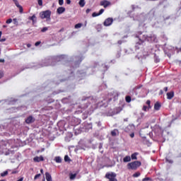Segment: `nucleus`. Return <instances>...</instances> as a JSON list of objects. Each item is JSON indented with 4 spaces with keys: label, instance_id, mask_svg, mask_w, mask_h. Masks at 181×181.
Segmentation results:
<instances>
[{
    "label": "nucleus",
    "instance_id": "f257e3e1",
    "mask_svg": "<svg viewBox=\"0 0 181 181\" xmlns=\"http://www.w3.org/2000/svg\"><path fill=\"white\" fill-rule=\"evenodd\" d=\"M141 165V161H134L128 163L127 168L129 170L131 169L132 170H136V169H138V168H139Z\"/></svg>",
    "mask_w": 181,
    "mask_h": 181
},
{
    "label": "nucleus",
    "instance_id": "f03ea898",
    "mask_svg": "<svg viewBox=\"0 0 181 181\" xmlns=\"http://www.w3.org/2000/svg\"><path fill=\"white\" fill-rule=\"evenodd\" d=\"M52 11L50 10H46L40 13V16L42 19H50Z\"/></svg>",
    "mask_w": 181,
    "mask_h": 181
},
{
    "label": "nucleus",
    "instance_id": "7ed1b4c3",
    "mask_svg": "<svg viewBox=\"0 0 181 181\" xmlns=\"http://www.w3.org/2000/svg\"><path fill=\"white\" fill-rule=\"evenodd\" d=\"M117 175L115 173H107L105 175V177L109 180V181H117L116 179Z\"/></svg>",
    "mask_w": 181,
    "mask_h": 181
},
{
    "label": "nucleus",
    "instance_id": "20e7f679",
    "mask_svg": "<svg viewBox=\"0 0 181 181\" xmlns=\"http://www.w3.org/2000/svg\"><path fill=\"white\" fill-rule=\"evenodd\" d=\"M136 37L139 39V41L136 43L135 48L136 50L141 48V46L145 42V40L141 39V37L136 35Z\"/></svg>",
    "mask_w": 181,
    "mask_h": 181
},
{
    "label": "nucleus",
    "instance_id": "39448f33",
    "mask_svg": "<svg viewBox=\"0 0 181 181\" xmlns=\"http://www.w3.org/2000/svg\"><path fill=\"white\" fill-rule=\"evenodd\" d=\"M112 23H113V18L111 17H109L105 20L103 25L105 27H109L112 24Z\"/></svg>",
    "mask_w": 181,
    "mask_h": 181
},
{
    "label": "nucleus",
    "instance_id": "423d86ee",
    "mask_svg": "<svg viewBox=\"0 0 181 181\" xmlns=\"http://www.w3.org/2000/svg\"><path fill=\"white\" fill-rule=\"evenodd\" d=\"M33 122H35V117H33V116H28V117L25 119V123L28 124H30Z\"/></svg>",
    "mask_w": 181,
    "mask_h": 181
},
{
    "label": "nucleus",
    "instance_id": "0eeeda50",
    "mask_svg": "<svg viewBox=\"0 0 181 181\" xmlns=\"http://www.w3.org/2000/svg\"><path fill=\"white\" fill-rule=\"evenodd\" d=\"M156 37L155 35L148 36L146 37L145 40L148 41V42L153 43L156 41Z\"/></svg>",
    "mask_w": 181,
    "mask_h": 181
},
{
    "label": "nucleus",
    "instance_id": "6e6552de",
    "mask_svg": "<svg viewBox=\"0 0 181 181\" xmlns=\"http://www.w3.org/2000/svg\"><path fill=\"white\" fill-rule=\"evenodd\" d=\"M110 5V1H107V0H103L100 1V6H103L105 8H107Z\"/></svg>",
    "mask_w": 181,
    "mask_h": 181
},
{
    "label": "nucleus",
    "instance_id": "1a4fd4ad",
    "mask_svg": "<svg viewBox=\"0 0 181 181\" xmlns=\"http://www.w3.org/2000/svg\"><path fill=\"white\" fill-rule=\"evenodd\" d=\"M28 20L33 22V25L36 24V23L37 22V18L36 17L35 14H33L32 16H29Z\"/></svg>",
    "mask_w": 181,
    "mask_h": 181
},
{
    "label": "nucleus",
    "instance_id": "9d476101",
    "mask_svg": "<svg viewBox=\"0 0 181 181\" xmlns=\"http://www.w3.org/2000/svg\"><path fill=\"white\" fill-rule=\"evenodd\" d=\"M13 1L14 2V4L16 6V7L19 8L20 13H23V8L22 7V6L19 5V3H18V0H13Z\"/></svg>",
    "mask_w": 181,
    "mask_h": 181
},
{
    "label": "nucleus",
    "instance_id": "9b49d317",
    "mask_svg": "<svg viewBox=\"0 0 181 181\" xmlns=\"http://www.w3.org/2000/svg\"><path fill=\"white\" fill-rule=\"evenodd\" d=\"M33 161L34 162H43V161H45V158H44V157L42 156H35L33 158Z\"/></svg>",
    "mask_w": 181,
    "mask_h": 181
},
{
    "label": "nucleus",
    "instance_id": "f8f14e48",
    "mask_svg": "<svg viewBox=\"0 0 181 181\" xmlns=\"http://www.w3.org/2000/svg\"><path fill=\"white\" fill-rule=\"evenodd\" d=\"M104 11H105L104 8H101V10H100L99 13L93 12L92 14V16L93 18L98 17V16L102 15L104 13Z\"/></svg>",
    "mask_w": 181,
    "mask_h": 181
},
{
    "label": "nucleus",
    "instance_id": "ddd939ff",
    "mask_svg": "<svg viewBox=\"0 0 181 181\" xmlns=\"http://www.w3.org/2000/svg\"><path fill=\"white\" fill-rule=\"evenodd\" d=\"M167 99L172 100L175 96V93L173 91H170L169 93H167Z\"/></svg>",
    "mask_w": 181,
    "mask_h": 181
},
{
    "label": "nucleus",
    "instance_id": "4468645a",
    "mask_svg": "<svg viewBox=\"0 0 181 181\" xmlns=\"http://www.w3.org/2000/svg\"><path fill=\"white\" fill-rule=\"evenodd\" d=\"M132 131H133V127L131 124L128 125L124 128V132L126 133H129V132H132Z\"/></svg>",
    "mask_w": 181,
    "mask_h": 181
},
{
    "label": "nucleus",
    "instance_id": "2eb2a0df",
    "mask_svg": "<svg viewBox=\"0 0 181 181\" xmlns=\"http://www.w3.org/2000/svg\"><path fill=\"white\" fill-rule=\"evenodd\" d=\"M66 11L65 7H58L57 12L58 14H62Z\"/></svg>",
    "mask_w": 181,
    "mask_h": 181
},
{
    "label": "nucleus",
    "instance_id": "dca6fc26",
    "mask_svg": "<svg viewBox=\"0 0 181 181\" xmlns=\"http://www.w3.org/2000/svg\"><path fill=\"white\" fill-rule=\"evenodd\" d=\"M119 135V130L117 129H115L111 132V136L115 137Z\"/></svg>",
    "mask_w": 181,
    "mask_h": 181
},
{
    "label": "nucleus",
    "instance_id": "f3484780",
    "mask_svg": "<svg viewBox=\"0 0 181 181\" xmlns=\"http://www.w3.org/2000/svg\"><path fill=\"white\" fill-rule=\"evenodd\" d=\"M161 107V104L159 102H157L156 103H155L154 105V110L156 111L160 110Z\"/></svg>",
    "mask_w": 181,
    "mask_h": 181
},
{
    "label": "nucleus",
    "instance_id": "a211bd4d",
    "mask_svg": "<svg viewBox=\"0 0 181 181\" xmlns=\"http://www.w3.org/2000/svg\"><path fill=\"white\" fill-rule=\"evenodd\" d=\"M45 177L47 181H52V177L49 173L48 172L45 173Z\"/></svg>",
    "mask_w": 181,
    "mask_h": 181
},
{
    "label": "nucleus",
    "instance_id": "6ab92c4d",
    "mask_svg": "<svg viewBox=\"0 0 181 181\" xmlns=\"http://www.w3.org/2000/svg\"><path fill=\"white\" fill-rule=\"evenodd\" d=\"M54 161H55L57 163H62V159L61 157L57 156V157L54 158Z\"/></svg>",
    "mask_w": 181,
    "mask_h": 181
},
{
    "label": "nucleus",
    "instance_id": "aec40b11",
    "mask_svg": "<svg viewBox=\"0 0 181 181\" xmlns=\"http://www.w3.org/2000/svg\"><path fill=\"white\" fill-rule=\"evenodd\" d=\"M76 176H77V174H76V173H74V174H73V173H69V179H70L71 180H75L76 177Z\"/></svg>",
    "mask_w": 181,
    "mask_h": 181
},
{
    "label": "nucleus",
    "instance_id": "412c9836",
    "mask_svg": "<svg viewBox=\"0 0 181 181\" xmlns=\"http://www.w3.org/2000/svg\"><path fill=\"white\" fill-rule=\"evenodd\" d=\"M78 5L80 6V7H82V8L84 7L86 5L85 0H79Z\"/></svg>",
    "mask_w": 181,
    "mask_h": 181
},
{
    "label": "nucleus",
    "instance_id": "4be33fe9",
    "mask_svg": "<svg viewBox=\"0 0 181 181\" xmlns=\"http://www.w3.org/2000/svg\"><path fill=\"white\" fill-rule=\"evenodd\" d=\"M136 156H138V153H132V156H131L132 160H137L138 158Z\"/></svg>",
    "mask_w": 181,
    "mask_h": 181
},
{
    "label": "nucleus",
    "instance_id": "5701e85b",
    "mask_svg": "<svg viewBox=\"0 0 181 181\" xmlns=\"http://www.w3.org/2000/svg\"><path fill=\"white\" fill-rule=\"evenodd\" d=\"M123 161L124 163H127V162H130L131 161V158L129 156H125L124 158H123Z\"/></svg>",
    "mask_w": 181,
    "mask_h": 181
},
{
    "label": "nucleus",
    "instance_id": "b1692460",
    "mask_svg": "<svg viewBox=\"0 0 181 181\" xmlns=\"http://www.w3.org/2000/svg\"><path fill=\"white\" fill-rule=\"evenodd\" d=\"M82 26H83V24L81 23H78L74 25V28L78 29V28H81Z\"/></svg>",
    "mask_w": 181,
    "mask_h": 181
},
{
    "label": "nucleus",
    "instance_id": "393cba45",
    "mask_svg": "<svg viewBox=\"0 0 181 181\" xmlns=\"http://www.w3.org/2000/svg\"><path fill=\"white\" fill-rule=\"evenodd\" d=\"M125 100H126L127 103H129L131 102V100H132V98H131V97L129 95H127L125 98Z\"/></svg>",
    "mask_w": 181,
    "mask_h": 181
},
{
    "label": "nucleus",
    "instance_id": "a878e982",
    "mask_svg": "<svg viewBox=\"0 0 181 181\" xmlns=\"http://www.w3.org/2000/svg\"><path fill=\"white\" fill-rule=\"evenodd\" d=\"M154 62L155 63H160V59L156 55L154 57Z\"/></svg>",
    "mask_w": 181,
    "mask_h": 181
},
{
    "label": "nucleus",
    "instance_id": "bb28decb",
    "mask_svg": "<svg viewBox=\"0 0 181 181\" xmlns=\"http://www.w3.org/2000/svg\"><path fill=\"white\" fill-rule=\"evenodd\" d=\"M48 30H49L48 27H44V28H42L41 32H42V33H45V32H47Z\"/></svg>",
    "mask_w": 181,
    "mask_h": 181
},
{
    "label": "nucleus",
    "instance_id": "cd10ccee",
    "mask_svg": "<svg viewBox=\"0 0 181 181\" xmlns=\"http://www.w3.org/2000/svg\"><path fill=\"white\" fill-rule=\"evenodd\" d=\"M149 110H150L149 107L148 106H145V105L143 107V109H142V110L144 111V112H146Z\"/></svg>",
    "mask_w": 181,
    "mask_h": 181
},
{
    "label": "nucleus",
    "instance_id": "c85d7f7f",
    "mask_svg": "<svg viewBox=\"0 0 181 181\" xmlns=\"http://www.w3.org/2000/svg\"><path fill=\"white\" fill-rule=\"evenodd\" d=\"M139 175H141V173L137 172V173H135L133 175V177H139Z\"/></svg>",
    "mask_w": 181,
    "mask_h": 181
},
{
    "label": "nucleus",
    "instance_id": "c756f323",
    "mask_svg": "<svg viewBox=\"0 0 181 181\" xmlns=\"http://www.w3.org/2000/svg\"><path fill=\"white\" fill-rule=\"evenodd\" d=\"M70 160V158L69 157V156L66 155L64 156V161L65 162H69Z\"/></svg>",
    "mask_w": 181,
    "mask_h": 181
},
{
    "label": "nucleus",
    "instance_id": "7c9ffc66",
    "mask_svg": "<svg viewBox=\"0 0 181 181\" xmlns=\"http://www.w3.org/2000/svg\"><path fill=\"white\" fill-rule=\"evenodd\" d=\"M146 103V105H148V109H151V100H147Z\"/></svg>",
    "mask_w": 181,
    "mask_h": 181
},
{
    "label": "nucleus",
    "instance_id": "2f4dec72",
    "mask_svg": "<svg viewBox=\"0 0 181 181\" xmlns=\"http://www.w3.org/2000/svg\"><path fill=\"white\" fill-rule=\"evenodd\" d=\"M6 24H10L12 23V18H8V20H6Z\"/></svg>",
    "mask_w": 181,
    "mask_h": 181
},
{
    "label": "nucleus",
    "instance_id": "473e14b6",
    "mask_svg": "<svg viewBox=\"0 0 181 181\" xmlns=\"http://www.w3.org/2000/svg\"><path fill=\"white\" fill-rule=\"evenodd\" d=\"M41 43H42L41 41H37V42H35V47L40 46L41 45Z\"/></svg>",
    "mask_w": 181,
    "mask_h": 181
},
{
    "label": "nucleus",
    "instance_id": "72a5a7b5",
    "mask_svg": "<svg viewBox=\"0 0 181 181\" xmlns=\"http://www.w3.org/2000/svg\"><path fill=\"white\" fill-rule=\"evenodd\" d=\"M8 175V171H4V173H2L1 174V175L2 176V177H4V176H6V175Z\"/></svg>",
    "mask_w": 181,
    "mask_h": 181
},
{
    "label": "nucleus",
    "instance_id": "f704fd0d",
    "mask_svg": "<svg viewBox=\"0 0 181 181\" xmlns=\"http://www.w3.org/2000/svg\"><path fill=\"white\" fill-rule=\"evenodd\" d=\"M38 5H39L40 6H42L43 5V1H42V0H38Z\"/></svg>",
    "mask_w": 181,
    "mask_h": 181
},
{
    "label": "nucleus",
    "instance_id": "c9c22d12",
    "mask_svg": "<svg viewBox=\"0 0 181 181\" xmlns=\"http://www.w3.org/2000/svg\"><path fill=\"white\" fill-rule=\"evenodd\" d=\"M59 5L63 6L64 5V0H59Z\"/></svg>",
    "mask_w": 181,
    "mask_h": 181
},
{
    "label": "nucleus",
    "instance_id": "e433bc0d",
    "mask_svg": "<svg viewBox=\"0 0 181 181\" xmlns=\"http://www.w3.org/2000/svg\"><path fill=\"white\" fill-rule=\"evenodd\" d=\"M40 176H41V174H37L36 175H35L34 180L39 178Z\"/></svg>",
    "mask_w": 181,
    "mask_h": 181
},
{
    "label": "nucleus",
    "instance_id": "4c0bfd02",
    "mask_svg": "<svg viewBox=\"0 0 181 181\" xmlns=\"http://www.w3.org/2000/svg\"><path fill=\"white\" fill-rule=\"evenodd\" d=\"M4 76V74L2 71H0V79L3 78Z\"/></svg>",
    "mask_w": 181,
    "mask_h": 181
},
{
    "label": "nucleus",
    "instance_id": "58836bf2",
    "mask_svg": "<svg viewBox=\"0 0 181 181\" xmlns=\"http://www.w3.org/2000/svg\"><path fill=\"white\" fill-rule=\"evenodd\" d=\"M130 137L132 139H133L134 137V132H132L130 134H129Z\"/></svg>",
    "mask_w": 181,
    "mask_h": 181
},
{
    "label": "nucleus",
    "instance_id": "ea45409f",
    "mask_svg": "<svg viewBox=\"0 0 181 181\" xmlns=\"http://www.w3.org/2000/svg\"><path fill=\"white\" fill-rule=\"evenodd\" d=\"M151 180L150 177H146V178L143 179V181H148V180Z\"/></svg>",
    "mask_w": 181,
    "mask_h": 181
},
{
    "label": "nucleus",
    "instance_id": "a19ab883",
    "mask_svg": "<svg viewBox=\"0 0 181 181\" xmlns=\"http://www.w3.org/2000/svg\"><path fill=\"white\" fill-rule=\"evenodd\" d=\"M91 11L90 8L86 9V14H88Z\"/></svg>",
    "mask_w": 181,
    "mask_h": 181
},
{
    "label": "nucleus",
    "instance_id": "79ce46f5",
    "mask_svg": "<svg viewBox=\"0 0 181 181\" xmlns=\"http://www.w3.org/2000/svg\"><path fill=\"white\" fill-rule=\"evenodd\" d=\"M71 0H66V4L69 5L71 4Z\"/></svg>",
    "mask_w": 181,
    "mask_h": 181
},
{
    "label": "nucleus",
    "instance_id": "37998d69",
    "mask_svg": "<svg viewBox=\"0 0 181 181\" xmlns=\"http://www.w3.org/2000/svg\"><path fill=\"white\" fill-rule=\"evenodd\" d=\"M13 22H14V24H16V23H18V21H17V18H13Z\"/></svg>",
    "mask_w": 181,
    "mask_h": 181
},
{
    "label": "nucleus",
    "instance_id": "c03bdc74",
    "mask_svg": "<svg viewBox=\"0 0 181 181\" xmlns=\"http://www.w3.org/2000/svg\"><path fill=\"white\" fill-rule=\"evenodd\" d=\"M117 44L119 45H121L122 44V40H119V41L117 42Z\"/></svg>",
    "mask_w": 181,
    "mask_h": 181
},
{
    "label": "nucleus",
    "instance_id": "a18cd8bd",
    "mask_svg": "<svg viewBox=\"0 0 181 181\" xmlns=\"http://www.w3.org/2000/svg\"><path fill=\"white\" fill-rule=\"evenodd\" d=\"M163 90H164L165 92H168V87L164 88Z\"/></svg>",
    "mask_w": 181,
    "mask_h": 181
},
{
    "label": "nucleus",
    "instance_id": "49530a36",
    "mask_svg": "<svg viewBox=\"0 0 181 181\" xmlns=\"http://www.w3.org/2000/svg\"><path fill=\"white\" fill-rule=\"evenodd\" d=\"M164 93L163 90H160L159 92V95H161Z\"/></svg>",
    "mask_w": 181,
    "mask_h": 181
},
{
    "label": "nucleus",
    "instance_id": "de8ad7c7",
    "mask_svg": "<svg viewBox=\"0 0 181 181\" xmlns=\"http://www.w3.org/2000/svg\"><path fill=\"white\" fill-rule=\"evenodd\" d=\"M4 62H5V61H4V59H0V63H4Z\"/></svg>",
    "mask_w": 181,
    "mask_h": 181
},
{
    "label": "nucleus",
    "instance_id": "09e8293b",
    "mask_svg": "<svg viewBox=\"0 0 181 181\" xmlns=\"http://www.w3.org/2000/svg\"><path fill=\"white\" fill-rule=\"evenodd\" d=\"M30 47H32V45L30 44L27 45V47L30 48Z\"/></svg>",
    "mask_w": 181,
    "mask_h": 181
},
{
    "label": "nucleus",
    "instance_id": "8fccbe9b",
    "mask_svg": "<svg viewBox=\"0 0 181 181\" xmlns=\"http://www.w3.org/2000/svg\"><path fill=\"white\" fill-rule=\"evenodd\" d=\"M40 173H41L42 174H44V170H43V169H41V170H40Z\"/></svg>",
    "mask_w": 181,
    "mask_h": 181
},
{
    "label": "nucleus",
    "instance_id": "3c124183",
    "mask_svg": "<svg viewBox=\"0 0 181 181\" xmlns=\"http://www.w3.org/2000/svg\"><path fill=\"white\" fill-rule=\"evenodd\" d=\"M23 177H21V178H20L18 180H17V181H23Z\"/></svg>",
    "mask_w": 181,
    "mask_h": 181
},
{
    "label": "nucleus",
    "instance_id": "603ef678",
    "mask_svg": "<svg viewBox=\"0 0 181 181\" xmlns=\"http://www.w3.org/2000/svg\"><path fill=\"white\" fill-rule=\"evenodd\" d=\"M2 32L0 31V42H1V37Z\"/></svg>",
    "mask_w": 181,
    "mask_h": 181
},
{
    "label": "nucleus",
    "instance_id": "864d4df0",
    "mask_svg": "<svg viewBox=\"0 0 181 181\" xmlns=\"http://www.w3.org/2000/svg\"><path fill=\"white\" fill-rule=\"evenodd\" d=\"M6 39H1V42H5Z\"/></svg>",
    "mask_w": 181,
    "mask_h": 181
},
{
    "label": "nucleus",
    "instance_id": "5fc2aeb1",
    "mask_svg": "<svg viewBox=\"0 0 181 181\" xmlns=\"http://www.w3.org/2000/svg\"><path fill=\"white\" fill-rule=\"evenodd\" d=\"M117 56V57H120V52H118Z\"/></svg>",
    "mask_w": 181,
    "mask_h": 181
},
{
    "label": "nucleus",
    "instance_id": "6e6d98bb",
    "mask_svg": "<svg viewBox=\"0 0 181 181\" xmlns=\"http://www.w3.org/2000/svg\"><path fill=\"white\" fill-rule=\"evenodd\" d=\"M62 31H63V29H61V30H59V33H61Z\"/></svg>",
    "mask_w": 181,
    "mask_h": 181
},
{
    "label": "nucleus",
    "instance_id": "4d7b16f0",
    "mask_svg": "<svg viewBox=\"0 0 181 181\" xmlns=\"http://www.w3.org/2000/svg\"><path fill=\"white\" fill-rule=\"evenodd\" d=\"M3 27L5 28H6V25H4V26H3Z\"/></svg>",
    "mask_w": 181,
    "mask_h": 181
},
{
    "label": "nucleus",
    "instance_id": "13d9d810",
    "mask_svg": "<svg viewBox=\"0 0 181 181\" xmlns=\"http://www.w3.org/2000/svg\"><path fill=\"white\" fill-rule=\"evenodd\" d=\"M141 87H142V86H139V87H138V88H141Z\"/></svg>",
    "mask_w": 181,
    "mask_h": 181
},
{
    "label": "nucleus",
    "instance_id": "bf43d9fd",
    "mask_svg": "<svg viewBox=\"0 0 181 181\" xmlns=\"http://www.w3.org/2000/svg\"><path fill=\"white\" fill-rule=\"evenodd\" d=\"M0 181H6V180H0Z\"/></svg>",
    "mask_w": 181,
    "mask_h": 181
}]
</instances>
